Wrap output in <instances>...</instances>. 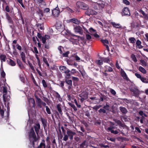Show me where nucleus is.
<instances>
[{"label":"nucleus","instance_id":"c03bdc74","mask_svg":"<svg viewBox=\"0 0 148 148\" xmlns=\"http://www.w3.org/2000/svg\"><path fill=\"white\" fill-rule=\"evenodd\" d=\"M102 58L103 61L104 62H107L108 63L110 62V60L109 58Z\"/></svg>","mask_w":148,"mask_h":148},{"label":"nucleus","instance_id":"bf43d9fd","mask_svg":"<svg viewBox=\"0 0 148 148\" xmlns=\"http://www.w3.org/2000/svg\"><path fill=\"white\" fill-rule=\"evenodd\" d=\"M115 127L112 125H111L110 127H109L107 128V130L109 131H110L112 130H113V129H114Z\"/></svg>","mask_w":148,"mask_h":148},{"label":"nucleus","instance_id":"cd10ccee","mask_svg":"<svg viewBox=\"0 0 148 148\" xmlns=\"http://www.w3.org/2000/svg\"><path fill=\"white\" fill-rule=\"evenodd\" d=\"M105 68H106L105 71L112 72L113 71V70L112 68L110 66H105Z\"/></svg>","mask_w":148,"mask_h":148},{"label":"nucleus","instance_id":"6e6d98bb","mask_svg":"<svg viewBox=\"0 0 148 148\" xmlns=\"http://www.w3.org/2000/svg\"><path fill=\"white\" fill-rule=\"evenodd\" d=\"M98 112L99 113H106V110L102 108H100Z\"/></svg>","mask_w":148,"mask_h":148},{"label":"nucleus","instance_id":"4c0bfd02","mask_svg":"<svg viewBox=\"0 0 148 148\" xmlns=\"http://www.w3.org/2000/svg\"><path fill=\"white\" fill-rule=\"evenodd\" d=\"M107 98L104 95H101V97H100V98L99 99L100 102L103 101H104V99L106 100Z\"/></svg>","mask_w":148,"mask_h":148},{"label":"nucleus","instance_id":"5701e85b","mask_svg":"<svg viewBox=\"0 0 148 148\" xmlns=\"http://www.w3.org/2000/svg\"><path fill=\"white\" fill-rule=\"evenodd\" d=\"M6 57L5 55L1 54L0 56V59L1 61V64H2L3 62H5Z\"/></svg>","mask_w":148,"mask_h":148},{"label":"nucleus","instance_id":"a19ab883","mask_svg":"<svg viewBox=\"0 0 148 148\" xmlns=\"http://www.w3.org/2000/svg\"><path fill=\"white\" fill-rule=\"evenodd\" d=\"M59 68L60 70L61 71H64L67 70L66 67L64 66H60Z\"/></svg>","mask_w":148,"mask_h":148},{"label":"nucleus","instance_id":"7c9ffc66","mask_svg":"<svg viewBox=\"0 0 148 148\" xmlns=\"http://www.w3.org/2000/svg\"><path fill=\"white\" fill-rule=\"evenodd\" d=\"M131 58L132 60L134 62H136L137 61V59L135 55L133 53H132L131 55Z\"/></svg>","mask_w":148,"mask_h":148},{"label":"nucleus","instance_id":"8fccbe9b","mask_svg":"<svg viewBox=\"0 0 148 148\" xmlns=\"http://www.w3.org/2000/svg\"><path fill=\"white\" fill-rule=\"evenodd\" d=\"M30 102L32 104V107H34L35 106V102L34 100L33 99L31 98L30 101Z\"/></svg>","mask_w":148,"mask_h":148},{"label":"nucleus","instance_id":"2f4dec72","mask_svg":"<svg viewBox=\"0 0 148 148\" xmlns=\"http://www.w3.org/2000/svg\"><path fill=\"white\" fill-rule=\"evenodd\" d=\"M53 95L56 98L58 99H59L60 98V95L56 91H54V92L53 93Z\"/></svg>","mask_w":148,"mask_h":148},{"label":"nucleus","instance_id":"423d86ee","mask_svg":"<svg viewBox=\"0 0 148 148\" xmlns=\"http://www.w3.org/2000/svg\"><path fill=\"white\" fill-rule=\"evenodd\" d=\"M60 11L59 8L58 7L53 9L52 11V15L55 17H57L59 15Z\"/></svg>","mask_w":148,"mask_h":148},{"label":"nucleus","instance_id":"aec40b11","mask_svg":"<svg viewBox=\"0 0 148 148\" xmlns=\"http://www.w3.org/2000/svg\"><path fill=\"white\" fill-rule=\"evenodd\" d=\"M62 105L60 104H58L57 105V109L59 113L62 115L63 114V112L62 110Z\"/></svg>","mask_w":148,"mask_h":148},{"label":"nucleus","instance_id":"ea45409f","mask_svg":"<svg viewBox=\"0 0 148 148\" xmlns=\"http://www.w3.org/2000/svg\"><path fill=\"white\" fill-rule=\"evenodd\" d=\"M35 97L36 99V101L37 104L39 103H40L42 102V101H41V99L39 98L37 96L35 95Z\"/></svg>","mask_w":148,"mask_h":148},{"label":"nucleus","instance_id":"864d4df0","mask_svg":"<svg viewBox=\"0 0 148 148\" xmlns=\"http://www.w3.org/2000/svg\"><path fill=\"white\" fill-rule=\"evenodd\" d=\"M97 5L99 9H101L103 8L104 7V5L103 4H97Z\"/></svg>","mask_w":148,"mask_h":148},{"label":"nucleus","instance_id":"f8f14e48","mask_svg":"<svg viewBox=\"0 0 148 148\" xmlns=\"http://www.w3.org/2000/svg\"><path fill=\"white\" fill-rule=\"evenodd\" d=\"M70 72L71 71L68 69L64 71V73L66 74L65 79L70 78V76L71 75Z\"/></svg>","mask_w":148,"mask_h":148},{"label":"nucleus","instance_id":"0eeeda50","mask_svg":"<svg viewBox=\"0 0 148 148\" xmlns=\"http://www.w3.org/2000/svg\"><path fill=\"white\" fill-rule=\"evenodd\" d=\"M75 32L78 33L81 35H82L83 33V31L82 27L79 25H76L74 28Z\"/></svg>","mask_w":148,"mask_h":148},{"label":"nucleus","instance_id":"de8ad7c7","mask_svg":"<svg viewBox=\"0 0 148 148\" xmlns=\"http://www.w3.org/2000/svg\"><path fill=\"white\" fill-rule=\"evenodd\" d=\"M69 105L75 111H76L77 110V108L75 107L74 104L71 103H69Z\"/></svg>","mask_w":148,"mask_h":148},{"label":"nucleus","instance_id":"69168bd1","mask_svg":"<svg viewBox=\"0 0 148 148\" xmlns=\"http://www.w3.org/2000/svg\"><path fill=\"white\" fill-rule=\"evenodd\" d=\"M72 79L73 81L76 82H77L79 80V79L78 78L75 77H73Z\"/></svg>","mask_w":148,"mask_h":148},{"label":"nucleus","instance_id":"09e8293b","mask_svg":"<svg viewBox=\"0 0 148 148\" xmlns=\"http://www.w3.org/2000/svg\"><path fill=\"white\" fill-rule=\"evenodd\" d=\"M28 63L29 65V67H30L31 69L33 71H35V69H34V67L33 66L32 64L29 61H28Z\"/></svg>","mask_w":148,"mask_h":148},{"label":"nucleus","instance_id":"58836bf2","mask_svg":"<svg viewBox=\"0 0 148 148\" xmlns=\"http://www.w3.org/2000/svg\"><path fill=\"white\" fill-rule=\"evenodd\" d=\"M62 49H64V48L63 47L61 46H59L58 47V49L59 51V53L60 55H61V54L63 53V51Z\"/></svg>","mask_w":148,"mask_h":148},{"label":"nucleus","instance_id":"4d7b16f0","mask_svg":"<svg viewBox=\"0 0 148 148\" xmlns=\"http://www.w3.org/2000/svg\"><path fill=\"white\" fill-rule=\"evenodd\" d=\"M16 48L19 51H21L22 49V47L18 44H16Z\"/></svg>","mask_w":148,"mask_h":148},{"label":"nucleus","instance_id":"a18cd8bd","mask_svg":"<svg viewBox=\"0 0 148 148\" xmlns=\"http://www.w3.org/2000/svg\"><path fill=\"white\" fill-rule=\"evenodd\" d=\"M37 12L41 17H43V14L42 10L39 9L38 11H37Z\"/></svg>","mask_w":148,"mask_h":148},{"label":"nucleus","instance_id":"774afa93","mask_svg":"<svg viewBox=\"0 0 148 148\" xmlns=\"http://www.w3.org/2000/svg\"><path fill=\"white\" fill-rule=\"evenodd\" d=\"M135 75L138 78H139L140 79L142 77V76L140 74H138V73H135Z\"/></svg>","mask_w":148,"mask_h":148},{"label":"nucleus","instance_id":"052dcab7","mask_svg":"<svg viewBox=\"0 0 148 148\" xmlns=\"http://www.w3.org/2000/svg\"><path fill=\"white\" fill-rule=\"evenodd\" d=\"M74 101L75 102V104L77 106V107H78V108H80L81 107V105L80 104H78L77 102V100H76V99H75L74 100Z\"/></svg>","mask_w":148,"mask_h":148},{"label":"nucleus","instance_id":"b1692460","mask_svg":"<svg viewBox=\"0 0 148 148\" xmlns=\"http://www.w3.org/2000/svg\"><path fill=\"white\" fill-rule=\"evenodd\" d=\"M119 109L123 114H125L127 112V110L125 107H120Z\"/></svg>","mask_w":148,"mask_h":148},{"label":"nucleus","instance_id":"4be33fe9","mask_svg":"<svg viewBox=\"0 0 148 148\" xmlns=\"http://www.w3.org/2000/svg\"><path fill=\"white\" fill-rule=\"evenodd\" d=\"M70 21L77 25H78L80 23V21L78 20L75 18L70 19Z\"/></svg>","mask_w":148,"mask_h":148},{"label":"nucleus","instance_id":"bb28decb","mask_svg":"<svg viewBox=\"0 0 148 148\" xmlns=\"http://www.w3.org/2000/svg\"><path fill=\"white\" fill-rule=\"evenodd\" d=\"M138 70L143 74H146L147 72L146 70L141 66H140L139 67Z\"/></svg>","mask_w":148,"mask_h":148},{"label":"nucleus","instance_id":"e2e57ef3","mask_svg":"<svg viewBox=\"0 0 148 148\" xmlns=\"http://www.w3.org/2000/svg\"><path fill=\"white\" fill-rule=\"evenodd\" d=\"M110 92L112 94L114 95H115L116 94V91L114 89H111L110 90Z\"/></svg>","mask_w":148,"mask_h":148},{"label":"nucleus","instance_id":"e433bc0d","mask_svg":"<svg viewBox=\"0 0 148 148\" xmlns=\"http://www.w3.org/2000/svg\"><path fill=\"white\" fill-rule=\"evenodd\" d=\"M20 78L21 80L24 83H25V77H24V76L23 75L21 74L20 75Z\"/></svg>","mask_w":148,"mask_h":148},{"label":"nucleus","instance_id":"c85d7f7f","mask_svg":"<svg viewBox=\"0 0 148 148\" xmlns=\"http://www.w3.org/2000/svg\"><path fill=\"white\" fill-rule=\"evenodd\" d=\"M114 121L119 126H121L122 127H123V125L121 122L120 120L117 119H115L114 120Z\"/></svg>","mask_w":148,"mask_h":148},{"label":"nucleus","instance_id":"9b49d317","mask_svg":"<svg viewBox=\"0 0 148 148\" xmlns=\"http://www.w3.org/2000/svg\"><path fill=\"white\" fill-rule=\"evenodd\" d=\"M131 92H132L134 94V96L135 97H138L139 96V91L138 89L135 88H132L130 90Z\"/></svg>","mask_w":148,"mask_h":148},{"label":"nucleus","instance_id":"2eb2a0df","mask_svg":"<svg viewBox=\"0 0 148 148\" xmlns=\"http://www.w3.org/2000/svg\"><path fill=\"white\" fill-rule=\"evenodd\" d=\"M101 42L104 44V45L106 47L107 50L109 51V47L108 45L105 44H108L109 43V41L107 39H101Z\"/></svg>","mask_w":148,"mask_h":148},{"label":"nucleus","instance_id":"680f3d73","mask_svg":"<svg viewBox=\"0 0 148 148\" xmlns=\"http://www.w3.org/2000/svg\"><path fill=\"white\" fill-rule=\"evenodd\" d=\"M1 76L2 77L4 78V77H5V74L3 70V71L1 72Z\"/></svg>","mask_w":148,"mask_h":148},{"label":"nucleus","instance_id":"393cba45","mask_svg":"<svg viewBox=\"0 0 148 148\" xmlns=\"http://www.w3.org/2000/svg\"><path fill=\"white\" fill-rule=\"evenodd\" d=\"M141 42L139 40H138L136 42V44L138 46V48L141 49L143 48V47L141 45Z\"/></svg>","mask_w":148,"mask_h":148},{"label":"nucleus","instance_id":"412c9836","mask_svg":"<svg viewBox=\"0 0 148 148\" xmlns=\"http://www.w3.org/2000/svg\"><path fill=\"white\" fill-rule=\"evenodd\" d=\"M6 16L7 19L8 21V22L10 23L13 24V21L8 13H6Z\"/></svg>","mask_w":148,"mask_h":148},{"label":"nucleus","instance_id":"c9c22d12","mask_svg":"<svg viewBox=\"0 0 148 148\" xmlns=\"http://www.w3.org/2000/svg\"><path fill=\"white\" fill-rule=\"evenodd\" d=\"M31 78H32V80L33 81V82L34 83V84L36 86H38V85L37 83V82H36L32 74V73H31Z\"/></svg>","mask_w":148,"mask_h":148},{"label":"nucleus","instance_id":"f704fd0d","mask_svg":"<svg viewBox=\"0 0 148 148\" xmlns=\"http://www.w3.org/2000/svg\"><path fill=\"white\" fill-rule=\"evenodd\" d=\"M16 60L17 64H18L19 67H21L23 66L22 63L20 59H17Z\"/></svg>","mask_w":148,"mask_h":148},{"label":"nucleus","instance_id":"a211bd4d","mask_svg":"<svg viewBox=\"0 0 148 148\" xmlns=\"http://www.w3.org/2000/svg\"><path fill=\"white\" fill-rule=\"evenodd\" d=\"M7 62L9 65L12 66H14L16 65V64L15 62L10 58H8L7 60Z\"/></svg>","mask_w":148,"mask_h":148},{"label":"nucleus","instance_id":"39448f33","mask_svg":"<svg viewBox=\"0 0 148 148\" xmlns=\"http://www.w3.org/2000/svg\"><path fill=\"white\" fill-rule=\"evenodd\" d=\"M86 10L85 12V14L88 16H90V15H96L97 14V12L93 9L88 8Z\"/></svg>","mask_w":148,"mask_h":148},{"label":"nucleus","instance_id":"5fc2aeb1","mask_svg":"<svg viewBox=\"0 0 148 148\" xmlns=\"http://www.w3.org/2000/svg\"><path fill=\"white\" fill-rule=\"evenodd\" d=\"M46 111L48 114H51V112L50 111V110L49 108L48 107V106H46Z\"/></svg>","mask_w":148,"mask_h":148},{"label":"nucleus","instance_id":"603ef678","mask_svg":"<svg viewBox=\"0 0 148 148\" xmlns=\"http://www.w3.org/2000/svg\"><path fill=\"white\" fill-rule=\"evenodd\" d=\"M48 36L47 35H45V37H43L42 38V43L43 44H45L46 42V36Z\"/></svg>","mask_w":148,"mask_h":148},{"label":"nucleus","instance_id":"a878e982","mask_svg":"<svg viewBox=\"0 0 148 148\" xmlns=\"http://www.w3.org/2000/svg\"><path fill=\"white\" fill-rule=\"evenodd\" d=\"M70 52L69 51H67L64 53H62V54L60 55L61 58L63 57H68V55L69 54Z\"/></svg>","mask_w":148,"mask_h":148},{"label":"nucleus","instance_id":"0e129e2a","mask_svg":"<svg viewBox=\"0 0 148 148\" xmlns=\"http://www.w3.org/2000/svg\"><path fill=\"white\" fill-rule=\"evenodd\" d=\"M123 2L125 4L127 5L130 4V2L127 0H123Z\"/></svg>","mask_w":148,"mask_h":148},{"label":"nucleus","instance_id":"49530a36","mask_svg":"<svg viewBox=\"0 0 148 148\" xmlns=\"http://www.w3.org/2000/svg\"><path fill=\"white\" fill-rule=\"evenodd\" d=\"M103 60L102 58V60H99L96 61V63L99 65H101L103 64Z\"/></svg>","mask_w":148,"mask_h":148},{"label":"nucleus","instance_id":"6ab92c4d","mask_svg":"<svg viewBox=\"0 0 148 148\" xmlns=\"http://www.w3.org/2000/svg\"><path fill=\"white\" fill-rule=\"evenodd\" d=\"M20 56L23 61L24 62L26 63V56L25 53L23 51L20 53Z\"/></svg>","mask_w":148,"mask_h":148},{"label":"nucleus","instance_id":"f03ea898","mask_svg":"<svg viewBox=\"0 0 148 148\" xmlns=\"http://www.w3.org/2000/svg\"><path fill=\"white\" fill-rule=\"evenodd\" d=\"M66 134L64 135L63 140L65 141H67L69 137L71 140H72L73 139V136L76 134L75 132H73L70 130H68L66 131Z\"/></svg>","mask_w":148,"mask_h":148},{"label":"nucleus","instance_id":"9d476101","mask_svg":"<svg viewBox=\"0 0 148 148\" xmlns=\"http://www.w3.org/2000/svg\"><path fill=\"white\" fill-rule=\"evenodd\" d=\"M65 82L69 85L68 89L69 90L71 89L73 87L72 80H69V79H65Z\"/></svg>","mask_w":148,"mask_h":148},{"label":"nucleus","instance_id":"37998d69","mask_svg":"<svg viewBox=\"0 0 148 148\" xmlns=\"http://www.w3.org/2000/svg\"><path fill=\"white\" fill-rule=\"evenodd\" d=\"M38 3H41L44 5H46V3L43 0H38Z\"/></svg>","mask_w":148,"mask_h":148},{"label":"nucleus","instance_id":"dca6fc26","mask_svg":"<svg viewBox=\"0 0 148 148\" xmlns=\"http://www.w3.org/2000/svg\"><path fill=\"white\" fill-rule=\"evenodd\" d=\"M35 130L37 134H38L39 130L40 129V125L39 123L36 124V125L34 126Z\"/></svg>","mask_w":148,"mask_h":148},{"label":"nucleus","instance_id":"1a4fd4ad","mask_svg":"<svg viewBox=\"0 0 148 148\" xmlns=\"http://www.w3.org/2000/svg\"><path fill=\"white\" fill-rule=\"evenodd\" d=\"M120 73L121 75L123 78L127 80H128L129 78L127 77L126 73L123 69H121Z\"/></svg>","mask_w":148,"mask_h":148},{"label":"nucleus","instance_id":"7ed1b4c3","mask_svg":"<svg viewBox=\"0 0 148 148\" xmlns=\"http://www.w3.org/2000/svg\"><path fill=\"white\" fill-rule=\"evenodd\" d=\"M76 5L79 8L84 10H86L89 8L88 5L82 1H77Z\"/></svg>","mask_w":148,"mask_h":148},{"label":"nucleus","instance_id":"f3484780","mask_svg":"<svg viewBox=\"0 0 148 148\" xmlns=\"http://www.w3.org/2000/svg\"><path fill=\"white\" fill-rule=\"evenodd\" d=\"M110 23L114 27L119 28L122 27L121 25L119 23H116L114 22H111Z\"/></svg>","mask_w":148,"mask_h":148},{"label":"nucleus","instance_id":"ddd939ff","mask_svg":"<svg viewBox=\"0 0 148 148\" xmlns=\"http://www.w3.org/2000/svg\"><path fill=\"white\" fill-rule=\"evenodd\" d=\"M88 145V142L85 140L80 145L79 147L80 148H87Z\"/></svg>","mask_w":148,"mask_h":148},{"label":"nucleus","instance_id":"c756f323","mask_svg":"<svg viewBox=\"0 0 148 148\" xmlns=\"http://www.w3.org/2000/svg\"><path fill=\"white\" fill-rule=\"evenodd\" d=\"M141 64L143 66L146 67L147 66V63L144 60H140Z\"/></svg>","mask_w":148,"mask_h":148},{"label":"nucleus","instance_id":"473e14b6","mask_svg":"<svg viewBox=\"0 0 148 148\" xmlns=\"http://www.w3.org/2000/svg\"><path fill=\"white\" fill-rule=\"evenodd\" d=\"M42 84L43 87L45 88H47L49 84H47L46 82L45 81L44 79L42 80Z\"/></svg>","mask_w":148,"mask_h":148},{"label":"nucleus","instance_id":"4468645a","mask_svg":"<svg viewBox=\"0 0 148 148\" xmlns=\"http://www.w3.org/2000/svg\"><path fill=\"white\" fill-rule=\"evenodd\" d=\"M40 121L42 122L44 128L45 130L47 126V120L44 118H41L40 119Z\"/></svg>","mask_w":148,"mask_h":148},{"label":"nucleus","instance_id":"3c124183","mask_svg":"<svg viewBox=\"0 0 148 148\" xmlns=\"http://www.w3.org/2000/svg\"><path fill=\"white\" fill-rule=\"evenodd\" d=\"M140 80L143 82L144 83H148V81L146 80V79L143 77H141L140 79Z\"/></svg>","mask_w":148,"mask_h":148},{"label":"nucleus","instance_id":"79ce46f5","mask_svg":"<svg viewBox=\"0 0 148 148\" xmlns=\"http://www.w3.org/2000/svg\"><path fill=\"white\" fill-rule=\"evenodd\" d=\"M43 62L46 64L47 66H48V67L49 66V65L48 62L47 60V59L45 57H43Z\"/></svg>","mask_w":148,"mask_h":148},{"label":"nucleus","instance_id":"20e7f679","mask_svg":"<svg viewBox=\"0 0 148 148\" xmlns=\"http://www.w3.org/2000/svg\"><path fill=\"white\" fill-rule=\"evenodd\" d=\"M79 96L81 98L79 100L81 102H83L86 99L88 98V94L87 92H83L80 94Z\"/></svg>","mask_w":148,"mask_h":148},{"label":"nucleus","instance_id":"72a5a7b5","mask_svg":"<svg viewBox=\"0 0 148 148\" xmlns=\"http://www.w3.org/2000/svg\"><path fill=\"white\" fill-rule=\"evenodd\" d=\"M129 40L130 43H135L136 40L134 37H130L129 39Z\"/></svg>","mask_w":148,"mask_h":148},{"label":"nucleus","instance_id":"338daca9","mask_svg":"<svg viewBox=\"0 0 148 148\" xmlns=\"http://www.w3.org/2000/svg\"><path fill=\"white\" fill-rule=\"evenodd\" d=\"M110 106L109 105L106 104V105L103 107V108L104 109H105L106 110H108L109 109L108 108Z\"/></svg>","mask_w":148,"mask_h":148},{"label":"nucleus","instance_id":"6e6552de","mask_svg":"<svg viewBox=\"0 0 148 148\" xmlns=\"http://www.w3.org/2000/svg\"><path fill=\"white\" fill-rule=\"evenodd\" d=\"M122 15L123 16L125 15L130 16V10L128 8L125 7L123 8L122 12Z\"/></svg>","mask_w":148,"mask_h":148},{"label":"nucleus","instance_id":"13d9d810","mask_svg":"<svg viewBox=\"0 0 148 148\" xmlns=\"http://www.w3.org/2000/svg\"><path fill=\"white\" fill-rule=\"evenodd\" d=\"M38 28L41 30H43L44 29L43 28V26L42 24H38Z\"/></svg>","mask_w":148,"mask_h":148},{"label":"nucleus","instance_id":"f257e3e1","mask_svg":"<svg viewBox=\"0 0 148 148\" xmlns=\"http://www.w3.org/2000/svg\"><path fill=\"white\" fill-rule=\"evenodd\" d=\"M28 138L31 142H32V145L34 147V142H36L38 140L37 137L35 133L33 127H32L29 132Z\"/></svg>","mask_w":148,"mask_h":148}]
</instances>
